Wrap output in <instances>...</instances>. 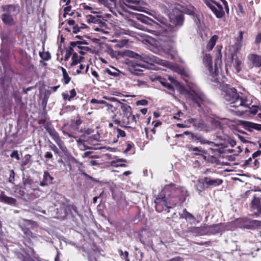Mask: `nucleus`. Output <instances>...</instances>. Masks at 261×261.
Wrapping results in <instances>:
<instances>
[{
	"mask_svg": "<svg viewBox=\"0 0 261 261\" xmlns=\"http://www.w3.org/2000/svg\"><path fill=\"white\" fill-rule=\"evenodd\" d=\"M147 101L145 99H142L139 101H136L137 106H146L147 105Z\"/></svg>",
	"mask_w": 261,
	"mask_h": 261,
	"instance_id": "nucleus-49",
	"label": "nucleus"
},
{
	"mask_svg": "<svg viewBox=\"0 0 261 261\" xmlns=\"http://www.w3.org/2000/svg\"><path fill=\"white\" fill-rule=\"evenodd\" d=\"M83 59V57H78L77 53H73V56L72 57V63L70 64V66H73L76 65L77 64L80 63L81 61Z\"/></svg>",
	"mask_w": 261,
	"mask_h": 261,
	"instance_id": "nucleus-32",
	"label": "nucleus"
},
{
	"mask_svg": "<svg viewBox=\"0 0 261 261\" xmlns=\"http://www.w3.org/2000/svg\"><path fill=\"white\" fill-rule=\"evenodd\" d=\"M203 63H204L205 67H207L210 75L213 77L215 76L219 72L218 65H220L221 60L219 59L216 60L215 69L214 70L212 67V57L209 54L205 55L204 58H203Z\"/></svg>",
	"mask_w": 261,
	"mask_h": 261,
	"instance_id": "nucleus-5",
	"label": "nucleus"
},
{
	"mask_svg": "<svg viewBox=\"0 0 261 261\" xmlns=\"http://www.w3.org/2000/svg\"><path fill=\"white\" fill-rule=\"evenodd\" d=\"M31 156L29 154H26L24 155L23 161L21 162V166L22 167H24L28 164H29L31 161Z\"/></svg>",
	"mask_w": 261,
	"mask_h": 261,
	"instance_id": "nucleus-37",
	"label": "nucleus"
},
{
	"mask_svg": "<svg viewBox=\"0 0 261 261\" xmlns=\"http://www.w3.org/2000/svg\"><path fill=\"white\" fill-rule=\"evenodd\" d=\"M187 122L192 124L193 126L196 129H201L203 127V123L201 120L195 118H190L186 121Z\"/></svg>",
	"mask_w": 261,
	"mask_h": 261,
	"instance_id": "nucleus-23",
	"label": "nucleus"
},
{
	"mask_svg": "<svg viewBox=\"0 0 261 261\" xmlns=\"http://www.w3.org/2000/svg\"><path fill=\"white\" fill-rule=\"evenodd\" d=\"M1 10L3 12V14H7L8 15H11L14 17L19 12V6L14 5H6L1 6Z\"/></svg>",
	"mask_w": 261,
	"mask_h": 261,
	"instance_id": "nucleus-10",
	"label": "nucleus"
},
{
	"mask_svg": "<svg viewBox=\"0 0 261 261\" xmlns=\"http://www.w3.org/2000/svg\"><path fill=\"white\" fill-rule=\"evenodd\" d=\"M149 15L155 19V20H157L158 23H160L162 25L167 26L168 25V21L163 17L160 16V14H158L155 13H149Z\"/></svg>",
	"mask_w": 261,
	"mask_h": 261,
	"instance_id": "nucleus-21",
	"label": "nucleus"
},
{
	"mask_svg": "<svg viewBox=\"0 0 261 261\" xmlns=\"http://www.w3.org/2000/svg\"><path fill=\"white\" fill-rule=\"evenodd\" d=\"M40 56L44 61H48L51 58L50 54L48 52L40 53Z\"/></svg>",
	"mask_w": 261,
	"mask_h": 261,
	"instance_id": "nucleus-38",
	"label": "nucleus"
},
{
	"mask_svg": "<svg viewBox=\"0 0 261 261\" xmlns=\"http://www.w3.org/2000/svg\"><path fill=\"white\" fill-rule=\"evenodd\" d=\"M80 29L77 25H74L73 27V33L74 34H76L77 32H79Z\"/></svg>",
	"mask_w": 261,
	"mask_h": 261,
	"instance_id": "nucleus-58",
	"label": "nucleus"
},
{
	"mask_svg": "<svg viewBox=\"0 0 261 261\" xmlns=\"http://www.w3.org/2000/svg\"><path fill=\"white\" fill-rule=\"evenodd\" d=\"M117 131L118 133V137H124L125 136V133L123 130L117 128Z\"/></svg>",
	"mask_w": 261,
	"mask_h": 261,
	"instance_id": "nucleus-50",
	"label": "nucleus"
},
{
	"mask_svg": "<svg viewBox=\"0 0 261 261\" xmlns=\"http://www.w3.org/2000/svg\"><path fill=\"white\" fill-rule=\"evenodd\" d=\"M136 117L137 118L139 117V115L135 116L133 114H130V120H129V124H134L136 123Z\"/></svg>",
	"mask_w": 261,
	"mask_h": 261,
	"instance_id": "nucleus-46",
	"label": "nucleus"
},
{
	"mask_svg": "<svg viewBox=\"0 0 261 261\" xmlns=\"http://www.w3.org/2000/svg\"><path fill=\"white\" fill-rule=\"evenodd\" d=\"M61 69L62 71L63 80H64V83L67 84L69 83L70 78L68 75V74L66 72V69L63 67H61Z\"/></svg>",
	"mask_w": 261,
	"mask_h": 261,
	"instance_id": "nucleus-35",
	"label": "nucleus"
},
{
	"mask_svg": "<svg viewBox=\"0 0 261 261\" xmlns=\"http://www.w3.org/2000/svg\"><path fill=\"white\" fill-rule=\"evenodd\" d=\"M155 202L156 203V208L159 206V204H164L166 207L169 208L170 206H168L166 204L165 197L162 199H157Z\"/></svg>",
	"mask_w": 261,
	"mask_h": 261,
	"instance_id": "nucleus-42",
	"label": "nucleus"
},
{
	"mask_svg": "<svg viewBox=\"0 0 261 261\" xmlns=\"http://www.w3.org/2000/svg\"><path fill=\"white\" fill-rule=\"evenodd\" d=\"M252 206L253 209H256L258 212L261 213V206L260 205V199L256 197L252 200Z\"/></svg>",
	"mask_w": 261,
	"mask_h": 261,
	"instance_id": "nucleus-28",
	"label": "nucleus"
},
{
	"mask_svg": "<svg viewBox=\"0 0 261 261\" xmlns=\"http://www.w3.org/2000/svg\"><path fill=\"white\" fill-rule=\"evenodd\" d=\"M221 95L224 99L233 108H247V100L240 97L237 91L234 88L227 85L221 87Z\"/></svg>",
	"mask_w": 261,
	"mask_h": 261,
	"instance_id": "nucleus-1",
	"label": "nucleus"
},
{
	"mask_svg": "<svg viewBox=\"0 0 261 261\" xmlns=\"http://www.w3.org/2000/svg\"><path fill=\"white\" fill-rule=\"evenodd\" d=\"M71 7L70 6H66L64 8V11L65 14H68L70 11Z\"/></svg>",
	"mask_w": 261,
	"mask_h": 261,
	"instance_id": "nucleus-62",
	"label": "nucleus"
},
{
	"mask_svg": "<svg viewBox=\"0 0 261 261\" xmlns=\"http://www.w3.org/2000/svg\"><path fill=\"white\" fill-rule=\"evenodd\" d=\"M243 40V32H239V35L238 41L235 43L234 46L236 50H239L242 46V41Z\"/></svg>",
	"mask_w": 261,
	"mask_h": 261,
	"instance_id": "nucleus-33",
	"label": "nucleus"
},
{
	"mask_svg": "<svg viewBox=\"0 0 261 261\" xmlns=\"http://www.w3.org/2000/svg\"><path fill=\"white\" fill-rule=\"evenodd\" d=\"M260 154H261V151L260 150H257V151H255L254 153H253L252 158L253 159H255L256 157H257L259 155H260Z\"/></svg>",
	"mask_w": 261,
	"mask_h": 261,
	"instance_id": "nucleus-55",
	"label": "nucleus"
},
{
	"mask_svg": "<svg viewBox=\"0 0 261 261\" xmlns=\"http://www.w3.org/2000/svg\"><path fill=\"white\" fill-rule=\"evenodd\" d=\"M68 23L69 25L75 26L74 25L75 21L73 19H69L68 21Z\"/></svg>",
	"mask_w": 261,
	"mask_h": 261,
	"instance_id": "nucleus-63",
	"label": "nucleus"
},
{
	"mask_svg": "<svg viewBox=\"0 0 261 261\" xmlns=\"http://www.w3.org/2000/svg\"><path fill=\"white\" fill-rule=\"evenodd\" d=\"M11 158H15L17 160H19V156L18 154V152L17 150H14L12 151L11 152V154L10 155Z\"/></svg>",
	"mask_w": 261,
	"mask_h": 261,
	"instance_id": "nucleus-47",
	"label": "nucleus"
},
{
	"mask_svg": "<svg viewBox=\"0 0 261 261\" xmlns=\"http://www.w3.org/2000/svg\"><path fill=\"white\" fill-rule=\"evenodd\" d=\"M139 67H145L146 65L143 63H135L132 62H128V70L131 73H134L135 74H138L137 72L139 71Z\"/></svg>",
	"mask_w": 261,
	"mask_h": 261,
	"instance_id": "nucleus-16",
	"label": "nucleus"
},
{
	"mask_svg": "<svg viewBox=\"0 0 261 261\" xmlns=\"http://www.w3.org/2000/svg\"><path fill=\"white\" fill-rule=\"evenodd\" d=\"M73 53H76V51H74L72 49H68L66 51V54L64 57V60L67 61L69 60L71 55H73Z\"/></svg>",
	"mask_w": 261,
	"mask_h": 261,
	"instance_id": "nucleus-40",
	"label": "nucleus"
},
{
	"mask_svg": "<svg viewBox=\"0 0 261 261\" xmlns=\"http://www.w3.org/2000/svg\"><path fill=\"white\" fill-rule=\"evenodd\" d=\"M53 179L54 177L50 175L48 171H44L43 174V180L40 182V186L44 187L48 184H51Z\"/></svg>",
	"mask_w": 261,
	"mask_h": 261,
	"instance_id": "nucleus-18",
	"label": "nucleus"
},
{
	"mask_svg": "<svg viewBox=\"0 0 261 261\" xmlns=\"http://www.w3.org/2000/svg\"><path fill=\"white\" fill-rule=\"evenodd\" d=\"M168 80L170 81L171 83H173L176 85L178 84V83L175 80V79L171 76H168Z\"/></svg>",
	"mask_w": 261,
	"mask_h": 261,
	"instance_id": "nucleus-53",
	"label": "nucleus"
},
{
	"mask_svg": "<svg viewBox=\"0 0 261 261\" xmlns=\"http://www.w3.org/2000/svg\"><path fill=\"white\" fill-rule=\"evenodd\" d=\"M3 23L8 25H12L14 24V16L8 15L7 14H3L1 16Z\"/></svg>",
	"mask_w": 261,
	"mask_h": 261,
	"instance_id": "nucleus-19",
	"label": "nucleus"
},
{
	"mask_svg": "<svg viewBox=\"0 0 261 261\" xmlns=\"http://www.w3.org/2000/svg\"><path fill=\"white\" fill-rule=\"evenodd\" d=\"M217 38H218L216 35H214L211 38H210L207 45V49L208 51L212 50L214 46L216 44Z\"/></svg>",
	"mask_w": 261,
	"mask_h": 261,
	"instance_id": "nucleus-31",
	"label": "nucleus"
},
{
	"mask_svg": "<svg viewBox=\"0 0 261 261\" xmlns=\"http://www.w3.org/2000/svg\"><path fill=\"white\" fill-rule=\"evenodd\" d=\"M150 44V50L158 55L168 54L173 48L172 43L163 40L160 36L151 40Z\"/></svg>",
	"mask_w": 261,
	"mask_h": 261,
	"instance_id": "nucleus-2",
	"label": "nucleus"
},
{
	"mask_svg": "<svg viewBox=\"0 0 261 261\" xmlns=\"http://www.w3.org/2000/svg\"><path fill=\"white\" fill-rule=\"evenodd\" d=\"M160 83L162 86L166 87L167 89H168L171 91L173 92V90H174L173 88V86H171V84H169L168 83L165 82L164 81V80H161Z\"/></svg>",
	"mask_w": 261,
	"mask_h": 261,
	"instance_id": "nucleus-41",
	"label": "nucleus"
},
{
	"mask_svg": "<svg viewBox=\"0 0 261 261\" xmlns=\"http://www.w3.org/2000/svg\"><path fill=\"white\" fill-rule=\"evenodd\" d=\"M91 103L92 104L97 103V104H101V105H106L107 103L106 101L102 100H97L95 98H92L91 100Z\"/></svg>",
	"mask_w": 261,
	"mask_h": 261,
	"instance_id": "nucleus-45",
	"label": "nucleus"
},
{
	"mask_svg": "<svg viewBox=\"0 0 261 261\" xmlns=\"http://www.w3.org/2000/svg\"><path fill=\"white\" fill-rule=\"evenodd\" d=\"M207 234H216L225 231L226 228L224 227V224H214L210 226H205Z\"/></svg>",
	"mask_w": 261,
	"mask_h": 261,
	"instance_id": "nucleus-11",
	"label": "nucleus"
},
{
	"mask_svg": "<svg viewBox=\"0 0 261 261\" xmlns=\"http://www.w3.org/2000/svg\"><path fill=\"white\" fill-rule=\"evenodd\" d=\"M189 150L194 153V154L198 155L204 153V150L202 149L201 147H191Z\"/></svg>",
	"mask_w": 261,
	"mask_h": 261,
	"instance_id": "nucleus-34",
	"label": "nucleus"
},
{
	"mask_svg": "<svg viewBox=\"0 0 261 261\" xmlns=\"http://www.w3.org/2000/svg\"><path fill=\"white\" fill-rule=\"evenodd\" d=\"M180 218H183L187 221H192L194 220V217L191 214L187 211L186 209H184L182 213L179 214Z\"/></svg>",
	"mask_w": 261,
	"mask_h": 261,
	"instance_id": "nucleus-25",
	"label": "nucleus"
},
{
	"mask_svg": "<svg viewBox=\"0 0 261 261\" xmlns=\"http://www.w3.org/2000/svg\"><path fill=\"white\" fill-rule=\"evenodd\" d=\"M50 148L52 150L54 151V152H55V153L58 152V149L54 144L50 143Z\"/></svg>",
	"mask_w": 261,
	"mask_h": 261,
	"instance_id": "nucleus-52",
	"label": "nucleus"
},
{
	"mask_svg": "<svg viewBox=\"0 0 261 261\" xmlns=\"http://www.w3.org/2000/svg\"><path fill=\"white\" fill-rule=\"evenodd\" d=\"M116 115H114L112 118L114 123L120 125L121 127H127V125L129 124L130 115H123L121 120L116 118Z\"/></svg>",
	"mask_w": 261,
	"mask_h": 261,
	"instance_id": "nucleus-13",
	"label": "nucleus"
},
{
	"mask_svg": "<svg viewBox=\"0 0 261 261\" xmlns=\"http://www.w3.org/2000/svg\"><path fill=\"white\" fill-rule=\"evenodd\" d=\"M0 201L12 205H15L17 202L16 199L6 196L4 192L0 194Z\"/></svg>",
	"mask_w": 261,
	"mask_h": 261,
	"instance_id": "nucleus-17",
	"label": "nucleus"
},
{
	"mask_svg": "<svg viewBox=\"0 0 261 261\" xmlns=\"http://www.w3.org/2000/svg\"><path fill=\"white\" fill-rule=\"evenodd\" d=\"M261 42V33L256 35L255 43L256 44L259 43Z\"/></svg>",
	"mask_w": 261,
	"mask_h": 261,
	"instance_id": "nucleus-54",
	"label": "nucleus"
},
{
	"mask_svg": "<svg viewBox=\"0 0 261 261\" xmlns=\"http://www.w3.org/2000/svg\"><path fill=\"white\" fill-rule=\"evenodd\" d=\"M116 0H102L100 4L107 7L109 8L110 11H111V9L116 6Z\"/></svg>",
	"mask_w": 261,
	"mask_h": 261,
	"instance_id": "nucleus-29",
	"label": "nucleus"
},
{
	"mask_svg": "<svg viewBox=\"0 0 261 261\" xmlns=\"http://www.w3.org/2000/svg\"><path fill=\"white\" fill-rule=\"evenodd\" d=\"M241 61L238 58L234 59V67L235 68L236 72L239 73L241 70Z\"/></svg>",
	"mask_w": 261,
	"mask_h": 261,
	"instance_id": "nucleus-36",
	"label": "nucleus"
},
{
	"mask_svg": "<svg viewBox=\"0 0 261 261\" xmlns=\"http://www.w3.org/2000/svg\"><path fill=\"white\" fill-rule=\"evenodd\" d=\"M137 18H138V20H139L140 21L142 22L143 23H145L146 24H149L150 23V22H153L155 24H159L157 22H154L152 19H151L150 18H149L147 16H144L143 15L141 14H139L137 15Z\"/></svg>",
	"mask_w": 261,
	"mask_h": 261,
	"instance_id": "nucleus-26",
	"label": "nucleus"
},
{
	"mask_svg": "<svg viewBox=\"0 0 261 261\" xmlns=\"http://www.w3.org/2000/svg\"><path fill=\"white\" fill-rule=\"evenodd\" d=\"M84 68V66L82 64H81L80 66V69H77L76 73L77 74H80L81 73V70H83Z\"/></svg>",
	"mask_w": 261,
	"mask_h": 261,
	"instance_id": "nucleus-64",
	"label": "nucleus"
},
{
	"mask_svg": "<svg viewBox=\"0 0 261 261\" xmlns=\"http://www.w3.org/2000/svg\"><path fill=\"white\" fill-rule=\"evenodd\" d=\"M188 231L196 236L206 234L205 226L200 227H189L188 228Z\"/></svg>",
	"mask_w": 261,
	"mask_h": 261,
	"instance_id": "nucleus-14",
	"label": "nucleus"
},
{
	"mask_svg": "<svg viewBox=\"0 0 261 261\" xmlns=\"http://www.w3.org/2000/svg\"><path fill=\"white\" fill-rule=\"evenodd\" d=\"M105 71L106 72H107L108 74H109L111 75L115 76L117 75V70L116 68H113L111 69L107 68L105 70Z\"/></svg>",
	"mask_w": 261,
	"mask_h": 261,
	"instance_id": "nucleus-43",
	"label": "nucleus"
},
{
	"mask_svg": "<svg viewBox=\"0 0 261 261\" xmlns=\"http://www.w3.org/2000/svg\"><path fill=\"white\" fill-rule=\"evenodd\" d=\"M192 137H193V139H195V141L197 142H200L201 144L214 145V146H217V145L215 144L214 143L206 140V139L202 136H198L197 135L193 134Z\"/></svg>",
	"mask_w": 261,
	"mask_h": 261,
	"instance_id": "nucleus-22",
	"label": "nucleus"
},
{
	"mask_svg": "<svg viewBox=\"0 0 261 261\" xmlns=\"http://www.w3.org/2000/svg\"><path fill=\"white\" fill-rule=\"evenodd\" d=\"M120 256L122 259L125 260V261H129L128 259V253L127 251H124V252L122 250H120Z\"/></svg>",
	"mask_w": 261,
	"mask_h": 261,
	"instance_id": "nucleus-44",
	"label": "nucleus"
},
{
	"mask_svg": "<svg viewBox=\"0 0 261 261\" xmlns=\"http://www.w3.org/2000/svg\"><path fill=\"white\" fill-rule=\"evenodd\" d=\"M76 95V92L75 91L74 89H72L70 91V96L69 98H68V100H70L71 98L74 97Z\"/></svg>",
	"mask_w": 261,
	"mask_h": 261,
	"instance_id": "nucleus-51",
	"label": "nucleus"
},
{
	"mask_svg": "<svg viewBox=\"0 0 261 261\" xmlns=\"http://www.w3.org/2000/svg\"><path fill=\"white\" fill-rule=\"evenodd\" d=\"M45 129L47 130V133L49 134L51 136L52 139H53L55 143L57 144L59 148L62 150L65 151L66 149V146H65V144L62 141L61 139L59 137V134L55 129L53 128L52 126L49 125H47L45 126Z\"/></svg>",
	"mask_w": 261,
	"mask_h": 261,
	"instance_id": "nucleus-8",
	"label": "nucleus"
},
{
	"mask_svg": "<svg viewBox=\"0 0 261 261\" xmlns=\"http://www.w3.org/2000/svg\"><path fill=\"white\" fill-rule=\"evenodd\" d=\"M89 50V48L88 47H84L81 49H79V51H75L76 53H79L82 55H84L86 51Z\"/></svg>",
	"mask_w": 261,
	"mask_h": 261,
	"instance_id": "nucleus-48",
	"label": "nucleus"
},
{
	"mask_svg": "<svg viewBox=\"0 0 261 261\" xmlns=\"http://www.w3.org/2000/svg\"><path fill=\"white\" fill-rule=\"evenodd\" d=\"M198 183L207 187H216L223 183V180L218 178L204 177L200 180H198Z\"/></svg>",
	"mask_w": 261,
	"mask_h": 261,
	"instance_id": "nucleus-9",
	"label": "nucleus"
},
{
	"mask_svg": "<svg viewBox=\"0 0 261 261\" xmlns=\"http://www.w3.org/2000/svg\"><path fill=\"white\" fill-rule=\"evenodd\" d=\"M248 58L254 67H259L261 66V56L256 54H249Z\"/></svg>",
	"mask_w": 261,
	"mask_h": 261,
	"instance_id": "nucleus-15",
	"label": "nucleus"
},
{
	"mask_svg": "<svg viewBox=\"0 0 261 261\" xmlns=\"http://www.w3.org/2000/svg\"><path fill=\"white\" fill-rule=\"evenodd\" d=\"M169 18L173 21V23L176 25H181L183 23V16L182 15L179 14L175 16V19H173L171 16H169Z\"/></svg>",
	"mask_w": 261,
	"mask_h": 261,
	"instance_id": "nucleus-30",
	"label": "nucleus"
},
{
	"mask_svg": "<svg viewBox=\"0 0 261 261\" xmlns=\"http://www.w3.org/2000/svg\"><path fill=\"white\" fill-rule=\"evenodd\" d=\"M87 42L85 41H72L70 43V46L69 47V49H72L74 51H78L79 49L82 48L84 46H82V45L87 44Z\"/></svg>",
	"mask_w": 261,
	"mask_h": 261,
	"instance_id": "nucleus-20",
	"label": "nucleus"
},
{
	"mask_svg": "<svg viewBox=\"0 0 261 261\" xmlns=\"http://www.w3.org/2000/svg\"><path fill=\"white\" fill-rule=\"evenodd\" d=\"M120 108L123 111V115H132V108L127 104L121 103Z\"/></svg>",
	"mask_w": 261,
	"mask_h": 261,
	"instance_id": "nucleus-27",
	"label": "nucleus"
},
{
	"mask_svg": "<svg viewBox=\"0 0 261 261\" xmlns=\"http://www.w3.org/2000/svg\"><path fill=\"white\" fill-rule=\"evenodd\" d=\"M168 261H182V258L179 257H175L171 259H169Z\"/></svg>",
	"mask_w": 261,
	"mask_h": 261,
	"instance_id": "nucleus-60",
	"label": "nucleus"
},
{
	"mask_svg": "<svg viewBox=\"0 0 261 261\" xmlns=\"http://www.w3.org/2000/svg\"><path fill=\"white\" fill-rule=\"evenodd\" d=\"M128 7H129L130 8L132 9L133 10H139V6H137V5H133L129 3L128 4Z\"/></svg>",
	"mask_w": 261,
	"mask_h": 261,
	"instance_id": "nucleus-56",
	"label": "nucleus"
},
{
	"mask_svg": "<svg viewBox=\"0 0 261 261\" xmlns=\"http://www.w3.org/2000/svg\"><path fill=\"white\" fill-rule=\"evenodd\" d=\"M253 129L261 130V124L257 123L254 124Z\"/></svg>",
	"mask_w": 261,
	"mask_h": 261,
	"instance_id": "nucleus-57",
	"label": "nucleus"
},
{
	"mask_svg": "<svg viewBox=\"0 0 261 261\" xmlns=\"http://www.w3.org/2000/svg\"><path fill=\"white\" fill-rule=\"evenodd\" d=\"M253 123L249 122V121H244V125L245 127L247 130H248L249 131H251L252 129H253L254 126Z\"/></svg>",
	"mask_w": 261,
	"mask_h": 261,
	"instance_id": "nucleus-39",
	"label": "nucleus"
},
{
	"mask_svg": "<svg viewBox=\"0 0 261 261\" xmlns=\"http://www.w3.org/2000/svg\"><path fill=\"white\" fill-rule=\"evenodd\" d=\"M186 92L188 97L198 107H201V105L206 101L205 95L194 84L188 86Z\"/></svg>",
	"mask_w": 261,
	"mask_h": 261,
	"instance_id": "nucleus-3",
	"label": "nucleus"
},
{
	"mask_svg": "<svg viewBox=\"0 0 261 261\" xmlns=\"http://www.w3.org/2000/svg\"><path fill=\"white\" fill-rule=\"evenodd\" d=\"M128 56L135 58L138 61H142L143 63L150 65L158 64L164 66L168 65V62L166 60H162L152 55H147L142 54L140 55L133 51H129Z\"/></svg>",
	"mask_w": 261,
	"mask_h": 261,
	"instance_id": "nucleus-4",
	"label": "nucleus"
},
{
	"mask_svg": "<svg viewBox=\"0 0 261 261\" xmlns=\"http://www.w3.org/2000/svg\"><path fill=\"white\" fill-rule=\"evenodd\" d=\"M240 222L242 223L241 225V227H244L248 229L255 227L260 225V222L257 220H250L249 219H244L239 220Z\"/></svg>",
	"mask_w": 261,
	"mask_h": 261,
	"instance_id": "nucleus-12",
	"label": "nucleus"
},
{
	"mask_svg": "<svg viewBox=\"0 0 261 261\" xmlns=\"http://www.w3.org/2000/svg\"><path fill=\"white\" fill-rule=\"evenodd\" d=\"M205 3L212 10L217 17L221 18L224 14L223 6L212 0H205Z\"/></svg>",
	"mask_w": 261,
	"mask_h": 261,
	"instance_id": "nucleus-7",
	"label": "nucleus"
},
{
	"mask_svg": "<svg viewBox=\"0 0 261 261\" xmlns=\"http://www.w3.org/2000/svg\"><path fill=\"white\" fill-rule=\"evenodd\" d=\"M44 157L47 159H51L53 155L51 152H47L45 153Z\"/></svg>",
	"mask_w": 261,
	"mask_h": 261,
	"instance_id": "nucleus-59",
	"label": "nucleus"
},
{
	"mask_svg": "<svg viewBox=\"0 0 261 261\" xmlns=\"http://www.w3.org/2000/svg\"><path fill=\"white\" fill-rule=\"evenodd\" d=\"M62 97H63V98L65 100H66V99L68 100V98H69L68 94L67 93H65V92H63L62 93Z\"/></svg>",
	"mask_w": 261,
	"mask_h": 261,
	"instance_id": "nucleus-61",
	"label": "nucleus"
},
{
	"mask_svg": "<svg viewBox=\"0 0 261 261\" xmlns=\"http://www.w3.org/2000/svg\"><path fill=\"white\" fill-rule=\"evenodd\" d=\"M182 11L184 13L192 16L193 18L194 22L198 27L200 25L202 14L201 12L195 9L194 6H189L186 7H183Z\"/></svg>",
	"mask_w": 261,
	"mask_h": 261,
	"instance_id": "nucleus-6",
	"label": "nucleus"
},
{
	"mask_svg": "<svg viewBox=\"0 0 261 261\" xmlns=\"http://www.w3.org/2000/svg\"><path fill=\"white\" fill-rule=\"evenodd\" d=\"M238 108H240L239 112L242 114L244 112H249L250 113L255 115L257 112V108L256 107L253 106L250 108L249 107V104H248V107H239Z\"/></svg>",
	"mask_w": 261,
	"mask_h": 261,
	"instance_id": "nucleus-24",
	"label": "nucleus"
}]
</instances>
